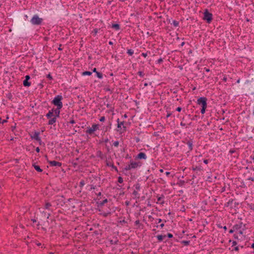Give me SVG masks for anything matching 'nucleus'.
<instances>
[{
  "instance_id": "obj_1",
  "label": "nucleus",
  "mask_w": 254,
  "mask_h": 254,
  "mask_svg": "<svg viewBox=\"0 0 254 254\" xmlns=\"http://www.w3.org/2000/svg\"><path fill=\"white\" fill-rule=\"evenodd\" d=\"M63 98L62 95H57L56 96L53 100L52 101V103L55 106L57 107L62 108L63 107V103L62 102V100Z\"/></svg>"
},
{
  "instance_id": "obj_2",
  "label": "nucleus",
  "mask_w": 254,
  "mask_h": 254,
  "mask_svg": "<svg viewBox=\"0 0 254 254\" xmlns=\"http://www.w3.org/2000/svg\"><path fill=\"white\" fill-rule=\"evenodd\" d=\"M99 125L97 124H93L92 127H88L86 128L85 132L86 133L92 135L94 133V132L97 130L99 129Z\"/></svg>"
},
{
  "instance_id": "obj_3",
  "label": "nucleus",
  "mask_w": 254,
  "mask_h": 254,
  "mask_svg": "<svg viewBox=\"0 0 254 254\" xmlns=\"http://www.w3.org/2000/svg\"><path fill=\"white\" fill-rule=\"evenodd\" d=\"M43 21V19L40 18L37 14L34 15L31 18L30 22L33 25H40Z\"/></svg>"
},
{
  "instance_id": "obj_4",
  "label": "nucleus",
  "mask_w": 254,
  "mask_h": 254,
  "mask_svg": "<svg viewBox=\"0 0 254 254\" xmlns=\"http://www.w3.org/2000/svg\"><path fill=\"white\" fill-rule=\"evenodd\" d=\"M203 19L207 21V23H210L212 19V14L208 12V11L206 9L204 12V17Z\"/></svg>"
},
{
  "instance_id": "obj_5",
  "label": "nucleus",
  "mask_w": 254,
  "mask_h": 254,
  "mask_svg": "<svg viewBox=\"0 0 254 254\" xmlns=\"http://www.w3.org/2000/svg\"><path fill=\"white\" fill-rule=\"evenodd\" d=\"M207 99L205 97H200L197 100V104L202 107H207Z\"/></svg>"
},
{
  "instance_id": "obj_6",
  "label": "nucleus",
  "mask_w": 254,
  "mask_h": 254,
  "mask_svg": "<svg viewBox=\"0 0 254 254\" xmlns=\"http://www.w3.org/2000/svg\"><path fill=\"white\" fill-rule=\"evenodd\" d=\"M130 167L131 169H136L137 167H140L142 165V163L140 162H133L132 161H130Z\"/></svg>"
},
{
  "instance_id": "obj_7",
  "label": "nucleus",
  "mask_w": 254,
  "mask_h": 254,
  "mask_svg": "<svg viewBox=\"0 0 254 254\" xmlns=\"http://www.w3.org/2000/svg\"><path fill=\"white\" fill-rule=\"evenodd\" d=\"M48 163L51 167H61L62 166V163L56 161H48Z\"/></svg>"
},
{
  "instance_id": "obj_8",
  "label": "nucleus",
  "mask_w": 254,
  "mask_h": 254,
  "mask_svg": "<svg viewBox=\"0 0 254 254\" xmlns=\"http://www.w3.org/2000/svg\"><path fill=\"white\" fill-rule=\"evenodd\" d=\"M238 150L239 149L238 148H233V149H231L229 151V153L231 154H234V157H235L236 158H238L239 157V153L238 152Z\"/></svg>"
},
{
  "instance_id": "obj_9",
  "label": "nucleus",
  "mask_w": 254,
  "mask_h": 254,
  "mask_svg": "<svg viewBox=\"0 0 254 254\" xmlns=\"http://www.w3.org/2000/svg\"><path fill=\"white\" fill-rule=\"evenodd\" d=\"M117 121L118 123V128L122 130V127H123V130H126V127L124 126V122H120L119 119H118Z\"/></svg>"
},
{
  "instance_id": "obj_10",
  "label": "nucleus",
  "mask_w": 254,
  "mask_h": 254,
  "mask_svg": "<svg viewBox=\"0 0 254 254\" xmlns=\"http://www.w3.org/2000/svg\"><path fill=\"white\" fill-rule=\"evenodd\" d=\"M135 158L138 159H146V155L143 152H140L137 154Z\"/></svg>"
},
{
  "instance_id": "obj_11",
  "label": "nucleus",
  "mask_w": 254,
  "mask_h": 254,
  "mask_svg": "<svg viewBox=\"0 0 254 254\" xmlns=\"http://www.w3.org/2000/svg\"><path fill=\"white\" fill-rule=\"evenodd\" d=\"M39 132H35L34 134L31 136L32 138L35 139L37 141H40V138L39 137Z\"/></svg>"
},
{
  "instance_id": "obj_12",
  "label": "nucleus",
  "mask_w": 254,
  "mask_h": 254,
  "mask_svg": "<svg viewBox=\"0 0 254 254\" xmlns=\"http://www.w3.org/2000/svg\"><path fill=\"white\" fill-rule=\"evenodd\" d=\"M126 148L125 147L120 146V148H119L117 150H116V152H120V154L122 155V157L124 156V153L125 152Z\"/></svg>"
},
{
  "instance_id": "obj_13",
  "label": "nucleus",
  "mask_w": 254,
  "mask_h": 254,
  "mask_svg": "<svg viewBox=\"0 0 254 254\" xmlns=\"http://www.w3.org/2000/svg\"><path fill=\"white\" fill-rule=\"evenodd\" d=\"M106 165L109 167H111L112 168L115 169V170L117 172H118L117 168L114 165L113 163L110 161H106Z\"/></svg>"
},
{
  "instance_id": "obj_14",
  "label": "nucleus",
  "mask_w": 254,
  "mask_h": 254,
  "mask_svg": "<svg viewBox=\"0 0 254 254\" xmlns=\"http://www.w3.org/2000/svg\"><path fill=\"white\" fill-rule=\"evenodd\" d=\"M61 108H62L57 107V108L54 110V114L55 115V117L56 118L59 117L60 114V109Z\"/></svg>"
},
{
  "instance_id": "obj_15",
  "label": "nucleus",
  "mask_w": 254,
  "mask_h": 254,
  "mask_svg": "<svg viewBox=\"0 0 254 254\" xmlns=\"http://www.w3.org/2000/svg\"><path fill=\"white\" fill-rule=\"evenodd\" d=\"M242 225L243 223L242 222H240L239 224H237L234 225L233 228L235 229V230H238L242 228Z\"/></svg>"
},
{
  "instance_id": "obj_16",
  "label": "nucleus",
  "mask_w": 254,
  "mask_h": 254,
  "mask_svg": "<svg viewBox=\"0 0 254 254\" xmlns=\"http://www.w3.org/2000/svg\"><path fill=\"white\" fill-rule=\"evenodd\" d=\"M23 148H24L25 147L23 146ZM34 146L31 145H30L29 146H25V149L27 151H31L32 152H33L34 151Z\"/></svg>"
},
{
  "instance_id": "obj_17",
  "label": "nucleus",
  "mask_w": 254,
  "mask_h": 254,
  "mask_svg": "<svg viewBox=\"0 0 254 254\" xmlns=\"http://www.w3.org/2000/svg\"><path fill=\"white\" fill-rule=\"evenodd\" d=\"M32 166H33L35 169L38 172H42L43 171V170L40 168V166L36 165L35 163L32 164Z\"/></svg>"
},
{
  "instance_id": "obj_18",
  "label": "nucleus",
  "mask_w": 254,
  "mask_h": 254,
  "mask_svg": "<svg viewBox=\"0 0 254 254\" xmlns=\"http://www.w3.org/2000/svg\"><path fill=\"white\" fill-rule=\"evenodd\" d=\"M108 202V199L107 198L105 199L102 201L98 202V207H102L105 203Z\"/></svg>"
},
{
  "instance_id": "obj_19",
  "label": "nucleus",
  "mask_w": 254,
  "mask_h": 254,
  "mask_svg": "<svg viewBox=\"0 0 254 254\" xmlns=\"http://www.w3.org/2000/svg\"><path fill=\"white\" fill-rule=\"evenodd\" d=\"M53 116H54V109L49 111V112L46 115V117L48 119H51Z\"/></svg>"
},
{
  "instance_id": "obj_20",
  "label": "nucleus",
  "mask_w": 254,
  "mask_h": 254,
  "mask_svg": "<svg viewBox=\"0 0 254 254\" xmlns=\"http://www.w3.org/2000/svg\"><path fill=\"white\" fill-rule=\"evenodd\" d=\"M56 121L57 118L56 117H54V118L50 119L48 122V124L50 125H53L54 123L56 122Z\"/></svg>"
},
{
  "instance_id": "obj_21",
  "label": "nucleus",
  "mask_w": 254,
  "mask_h": 254,
  "mask_svg": "<svg viewBox=\"0 0 254 254\" xmlns=\"http://www.w3.org/2000/svg\"><path fill=\"white\" fill-rule=\"evenodd\" d=\"M23 84L24 86H27V87H29L31 85V83L28 81V80H27V79H25L23 81Z\"/></svg>"
},
{
  "instance_id": "obj_22",
  "label": "nucleus",
  "mask_w": 254,
  "mask_h": 254,
  "mask_svg": "<svg viewBox=\"0 0 254 254\" xmlns=\"http://www.w3.org/2000/svg\"><path fill=\"white\" fill-rule=\"evenodd\" d=\"M166 237V235H159L157 236V240H158V241L161 242Z\"/></svg>"
},
{
  "instance_id": "obj_23",
  "label": "nucleus",
  "mask_w": 254,
  "mask_h": 254,
  "mask_svg": "<svg viewBox=\"0 0 254 254\" xmlns=\"http://www.w3.org/2000/svg\"><path fill=\"white\" fill-rule=\"evenodd\" d=\"M78 159H79V158H76V159L74 160H73L71 162V163L72 164V165H73V166L74 168H75L78 165V164L76 162V161L78 160Z\"/></svg>"
},
{
  "instance_id": "obj_24",
  "label": "nucleus",
  "mask_w": 254,
  "mask_h": 254,
  "mask_svg": "<svg viewBox=\"0 0 254 254\" xmlns=\"http://www.w3.org/2000/svg\"><path fill=\"white\" fill-rule=\"evenodd\" d=\"M192 169L193 171H195V170L201 171L203 170V169L201 166H195V167L193 166L192 167Z\"/></svg>"
},
{
  "instance_id": "obj_25",
  "label": "nucleus",
  "mask_w": 254,
  "mask_h": 254,
  "mask_svg": "<svg viewBox=\"0 0 254 254\" xmlns=\"http://www.w3.org/2000/svg\"><path fill=\"white\" fill-rule=\"evenodd\" d=\"M96 156L98 157H100L101 159H103V154L102 152L100 150L97 151Z\"/></svg>"
},
{
  "instance_id": "obj_26",
  "label": "nucleus",
  "mask_w": 254,
  "mask_h": 254,
  "mask_svg": "<svg viewBox=\"0 0 254 254\" xmlns=\"http://www.w3.org/2000/svg\"><path fill=\"white\" fill-rule=\"evenodd\" d=\"M112 27L114 28L115 29L118 30L120 29V25L118 24H113L112 26Z\"/></svg>"
},
{
  "instance_id": "obj_27",
  "label": "nucleus",
  "mask_w": 254,
  "mask_h": 254,
  "mask_svg": "<svg viewBox=\"0 0 254 254\" xmlns=\"http://www.w3.org/2000/svg\"><path fill=\"white\" fill-rule=\"evenodd\" d=\"M233 201V199H230L225 204V207H228L230 205L232 204Z\"/></svg>"
},
{
  "instance_id": "obj_28",
  "label": "nucleus",
  "mask_w": 254,
  "mask_h": 254,
  "mask_svg": "<svg viewBox=\"0 0 254 254\" xmlns=\"http://www.w3.org/2000/svg\"><path fill=\"white\" fill-rule=\"evenodd\" d=\"M52 206V204L50 202H46L45 205V208L49 209V208Z\"/></svg>"
},
{
  "instance_id": "obj_29",
  "label": "nucleus",
  "mask_w": 254,
  "mask_h": 254,
  "mask_svg": "<svg viewBox=\"0 0 254 254\" xmlns=\"http://www.w3.org/2000/svg\"><path fill=\"white\" fill-rule=\"evenodd\" d=\"M92 72L89 71H86L83 72H82L83 75H91L92 74Z\"/></svg>"
},
{
  "instance_id": "obj_30",
  "label": "nucleus",
  "mask_w": 254,
  "mask_h": 254,
  "mask_svg": "<svg viewBox=\"0 0 254 254\" xmlns=\"http://www.w3.org/2000/svg\"><path fill=\"white\" fill-rule=\"evenodd\" d=\"M132 194L135 196V197L139 198V195L137 191L134 190L132 192Z\"/></svg>"
},
{
  "instance_id": "obj_31",
  "label": "nucleus",
  "mask_w": 254,
  "mask_h": 254,
  "mask_svg": "<svg viewBox=\"0 0 254 254\" xmlns=\"http://www.w3.org/2000/svg\"><path fill=\"white\" fill-rule=\"evenodd\" d=\"M182 244H183L185 246H188L190 245V241H183L181 242Z\"/></svg>"
},
{
  "instance_id": "obj_32",
  "label": "nucleus",
  "mask_w": 254,
  "mask_h": 254,
  "mask_svg": "<svg viewBox=\"0 0 254 254\" xmlns=\"http://www.w3.org/2000/svg\"><path fill=\"white\" fill-rule=\"evenodd\" d=\"M96 75L100 79H101L103 77V74L101 72H96Z\"/></svg>"
},
{
  "instance_id": "obj_33",
  "label": "nucleus",
  "mask_w": 254,
  "mask_h": 254,
  "mask_svg": "<svg viewBox=\"0 0 254 254\" xmlns=\"http://www.w3.org/2000/svg\"><path fill=\"white\" fill-rule=\"evenodd\" d=\"M127 53L130 55V56H131L134 53V52L131 49H128L127 50Z\"/></svg>"
},
{
  "instance_id": "obj_34",
  "label": "nucleus",
  "mask_w": 254,
  "mask_h": 254,
  "mask_svg": "<svg viewBox=\"0 0 254 254\" xmlns=\"http://www.w3.org/2000/svg\"><path fill=\"white\" fill-rule=\"evenodd\" d=\"M134 187H135V188L136 190H140V184L139 183H136V184H135L134 185Z\"/></svg>"
},
{
  "instance_id": "obj_35",
  "label": "nucleus",
  "mask_w": 254,
  "mask_h": 254,
  "mask_svg": "<svg viewBox=\"0 0 254 254\" xmlns=\"http://www.w3.org/2000/svg\"><path fill=\"white\" fill-rule=\"evenodd\" d=\"M130 169H131V168L130 167V164L127 165L126 166V167L124 168V170H126V171L130 170Z\"/></svg>"
},
{
  "instance_id": "obj_36",
  "label": "nucleus",
  "mask_w": 254,
  "mask_h": 254,
  "mask_svg": "<svg viewBox=\"0 0 254 254\" xmlns=\"http://www.w3.org/2000/svg\"><path fill=\"white\" fill-rule=\"evenodd\" d=\"M85 185V183H84V181L83 180H81L80 183H79V187L82 188L84 186V185Z\"/></svg>"
},
{
  "instance_id": "obj_37",
  "label": "nucleus",
  "mask_w": 254,
  "mask_h": 254,
  "mask_svg": "<svg viewBox=\"0 0 254 254\" xmlns=\"http://www.w3.org/2000/svg\"><path fill=\"white\" fill-rule=\"evenodd\" d=\"M206 107H204V106L202 107V108L201 109V113L202 114H204Z\"/></svg>"
},
{
  "instance_id": "obj_38",
  "label": "nucleus",
  "mask_w": 254,
  "mask_h": 254,
  "mask_svg": "<svg viewBox=\"0 0 254 254\" xmlns=\"http://www.w3.org/2000/svg\"><path fill=\"white\" fill-rule=\"evenodd\" d=\"M173 23L175 27H177L179 25V22L176 20H174Z\"/></svg>"
},
{
  "instance_id": "obj_39",
  "label": "nucleus",
  "mask_w": 254,
  "mask_h": 254,
  "mask_svg": "<svg viewBox=\"0 0 254 254\" xmlns=\"http://www.w3.org/2000/svg\"><path fill=\"white\" fill-rule=\"evenodd\" d=\"M118 182L119 183H122L123 182V179L122 178V177H119L118 178Z\"/></svg>"
},
{
  "instance_id": "obj_40",
  "label": "nucleus",
  "mask_w": 254,
  "mask_h": 254,
  "mask_svg": "<svg viewBox=\"0 0 254 254\" xmlns=\"http://www.w3.org/2000/svg\"><path fill=\"white\" fill-rule=\"evenodd\" d=\"M119 223L122 225L123 224H127V222L125 220H121L120 221Z\"/></svg>"
},
{
  "instance_id": "obj_41",
  "label": "nucleus",
  "mask_w": 254,
  "mask_h": 254,
  "mask_svg": "<svg viewBox=\"0 0 254 254\" xmlns=\"http://www.w3.org/2000/svg\"><path fill=\"white\" fill-rule=\"evenodd\" d=\"M137 73H138V74L139 76H141V77L143 76H144V74L143 73V72L142 71H138Z\"/></svg>"
},
{
  "instance_id": "obj_42",
  "label": "nucleus",
  "mask_w": 254,
  "mask_h": 254,
  "mask_svg": "<svg viewBox=\"0 0 254 254\" xmlns=\"http://www.w3.org/2000/svg\"><path fill=\"white\" fill-rule=\"evenodd\" d=\"M118 242V240L115 241V242H114L113 240H111L110 241V243L111 244H117V243Z\"/></svg>"
},
{
  "instance_id": "obj_43",
  "label": "nucleus",
  "mask_w": 254,
  "mask_h": 254,
  "mask_svg": "<svg viewBox=\"0 0 254 254\" xmlns=\"http://www.w3.org/2000/svg\"><path fill=\"white\" fill-rule=\"evenodd\" d=\"M163 62V60L162 58H160L157 61V63L160 64Z\"/></svg>"
},
{
  "instance_id": "obj_44",
  "label": "nucleus",
  "mask_w": 254,
  "mask_h": 254,
  "mask_svg": "<svg viewBox=\"0 0 254 254\" xmlns=\"http://www.w3.org/2000/svg\"><path fill=\"white\" fill-rule=\"evenodd\" d=\"M105 117H104V116L101 117L100 118V119H99V120H100V122H104V121H105Z\"/></svg>"
},
{
  "instance_id": "obj_45",
  "label": "nucleus",
  "mask_w": 254,
  "mask_h": 254,
  "mask_svg": "<svg viewBox=\"0 0 254 254\" xmlns=\"http://www.w3.org/2000/svg\"><path fill=\"white\" fill-rule=\"evenodd\" d=\"M167 236L169 238H172L173 237V235L172 234H171V233H168Z\"/></svg>"
},
{
  "instance_id": "obj_46",
  "label": "nucleus",
  "mask_w": 254,
  "mask_h": 254,
  "mask_svg": "<svg viewBox=\"0 0 254 254\" xmlns=\"http://www.w3.org/2000/svg\"><path fill=\"white\" fill-rule=\"evenodd\" d=\"M189 150L190 151L192 149V144H188Z\"/></svg>"
},
{
  "instance_id": "obj_47",
  "label": "nucleus",
  "mask_w": 254,
  "mask_h": 254,
  "mask_svg": "<svg viewBox=\"0 0 254 254\" xmlns=\"http://www.w3.org/2000/svg\"><path fill=\"white\" fill-rule=\"evenodd\" d=\"M235 229L233 228L232 229H230L229 231V233L230 234H232L234 233V232L235 231Z\"/></svg>"
},
{
  "instance_id": "obj_48",
  "label": "nucleus",
  "mask_w": 254,
  "mask_h": 254,
  "mask_svg": "<svg viewBox=\"0 0 254 254\" xmlns=\"http://www.w3.org/2000/svg\"><path fill=\"white\" fill-rule=\"evenodd\" d=\"M141 55L143 57L146 58L148 54H147V53H143L141 54Z\"/></svg>"
},
{
  "instance_id": "obj_49",
  "label": "nucleus",
  "mask_w": 254,
  "mask_h": 254,
  "mask_svg": "<svg viewBox=\"0 0 254 254\" xmlns=\"http://www.w3.org/2000/svg\"><path fill=\"white\" fill-rule=\"evenodd\" d=\"M135 224L136 225H140V221H139V220H136V221H135Z\"/></svg>"
},
{
  "instance_id": "obj_50",
  "label": "nucleus",
  "mask_w": 254,
  "mask_h": 254,
  "mask_svg": "<svg viewBox=\"0 0 254 254\" xmlns=\"http://www.w3.org/2000/svg\"><path fill=\"white\" fill-rule=\"evenodd\" d=\"M237 245V242L235 241L232 242V246H234Z\"/></svg>"
},
{
  "instance_id": "obj_51",
  "label": "nucleus",
  "mask_w": 254,
  "mask_h": 254,
  "mask_svg": "<svg viewBox=\"0 0 254 254\" xmlns=\"http://www.w3.org/2000/svg\"><path fill=\"white\" fill-rule=\"evenodd\" d=\"M47 77L50 79H52V77L51 76V75L50 74H48L47 75Z\"/></svg>"
},
{
  "instance_id": "obj_52",
  "label": "nucleus",
  "mask_w": 254,
  "mask_h": 254,
  "mask_svg": "<svg viewBox=\"0 0 254 254\" xmlns=\"http://www.w3.org/2000/svg\"><path fill=\"white\" fill-rule=\"evenodd\" d=\"M158 226H159L161 228H163V227L164 226V223H162L159 226H156V227H158Z\"/></svg>"
},
{
  "instance_id": "obj_53",
  "label": "nucleus",
  "mask_w": 254,
  "mask_h": 254,
  "mask_svg": "<svg viewBox=\"0 0 254 254\" xmlns=\"http://www.w3.org/2000/svg\"><path fill=\"white\" fill-rule=\"evenodd\" d=\"M239 250V246H237V247H235L234 248V250L235 251H238Z\"/></svg>"
},
{
  "instance_id": "obj_54",
  "label": "nucleus",
  "mask_w": 254,
  "mask_h": 254,
  "mask_svg": "<svg viewBox=\"0 0 254 254\" xmlns=\"http://www.w3.org/2000/svg\"><path fill=\"white\" fill-rule=\"evenodd\" d=\"M234 238L235 239H237L238 240L239 239V237H238V235L237 234H234V236H233Z\"/></svg>"
},
{
  "instance_id": "obj_55",
  "label": "nucleus",
  "mask_w": 254,
  "mask_h": 254,
  "mask_svg": "<svg viewBox=\"0 0 254 254\" xmlns=\"http://www.w3.org/2000/svg\"><path fill=\"white\" fill-rule=\"evenodd\" d=\"M182 110V108L181 107H178L177 109H176V111H177L178 112H181V111Z\"/></svg>"
},
{
  "instance_id": "obj_56",
  "label": "nucleus",
  "mask_w": 254,
  "mask_h": 254,
  "mask_svg": "<svg viewBox=\"0 0 254 254\" xmlns=\"http://www.w3.org/2000/svg\"><path fill=\"white\" fill-rule=\"evenodd\" d=\"M30 78V77L29 75H27L25 76V79L29 80Z\"/></svg>"
},
{
  "instance_id": "obj_57",
  "label": "nucleus",
  "mask_w": 254,
  "mask_h": 254,
  "mask_svg": "<svg viewBox=\"0 0 254 254\" xmlns=\"http://www.w3.org/2000/svg\"><path fill=\"white\" fill-rule=\"evenodd\" d=\"M203 162L205 164H207L208 163V160H207V159H204L203 160Z\"/></svg>"
},
{
  "instance_id": "obj_58",
  "label": "nucleus",
  "mask_w": 254,
  "mask_h": 254,
  "mask_svg": "<svg viewBox=\"0 0 254 254\" xmlns=\"http://www.w3.org/2000/svg\"><path fill=\"white\" fill-rule=\"evenodd\" d=\"M171 115V114L170 113H167V115H166V117L168 118Z\"/></svg>"
},
{
  "instance_id": "obj_59",
  "label": "nucleus",
  "mask_w": 254,
  "mask_h": 254,
  "mask_svg": "<svg viewBox=\"0 0 254 254\" xmlns=\"http://www.w3.org/2000/svg\"><path fill=\"white\" fill-rule=\"evenodd\" d=\"M239 205V202H235L234 203V207H236L237 205Z\"/></svg>"
},
{
  "instance_id": "obj_60",
  "label": "nucleus",
  "mask_w": 254,
  "mask_h": 254,
  "mask_svg": "<svg viewBox=\"0 0 254 254\" xmlns=\"http://www.w3.org/2000/svg\"><path fill=\"white\" fill-rule=\"evenodd\" d=\"M36 151L37 152H39V151H40V149H39V147H37V148H36Z\"/></svg>"
},
{
  "instance_id": "obj_61",
  "label": "nucleus",
  "mask_w": 254,
  "mask_h": 254,
  "mask_svg": "<svg viewBox=\"0 0 254 254\" xmlns=\"http://www.w3.org/2000/svg\"><path fill=\"white\" fill-rule=\"evenodd\" d=\"M135 141H136V142H138L140 141V139L138 137H136L135 138Z\"/></svg>"
},
{
  "instance_id": "obj_62",
  "label": "nucleus",
  "mask_w": 254,
  "mask_h": 254,
  "mask_svg": "<svg viewBox=\"0 0 254 254\" xmlns=\"http://www.w3.org/2000/svg\"><path fill=\"white\" fill-rule=\"evenodd\" d=\"M165 174L166 176H168L170 174V172H166Z\"/></svg>"
},
{
  "instance_id": "obj_63",
  "label": "nucleus",
  "mask_w": 254,
  "mask_h": 254,
  "mask_svg": "<svg viewBox=\"0 0 254 254\" xmlns=\"http://www.w3.org/2000/svg\"><path fill=\"white\" fill-rule=\"evenodd\" d=\"M70 123L71 124H74L75 123V121L73 120H72L70 121Z\"/></svg>"
},
{
  "instance_id": "obj_64",
  "label": "nucleus",
  "mask_w": 254,
  "mask_h": 254,
  "mask_svg": "<svg viewBox=\"0 0 254 254\" xmlns=\"http://www.w3.org/2000/svg\"><path fill=\"white\" fill-rule=\"evenodd\" d=\"M223 228L225 231H226L227 230V228L226 226H224Z\"/></svg>"
}]
</instances>
